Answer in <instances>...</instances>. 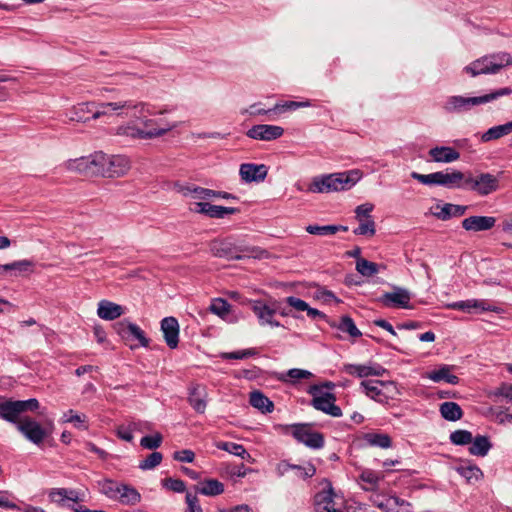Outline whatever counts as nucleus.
<instances>
[{
  "mask_svg": "<svg viewBox=\"0 0 512 512\" xmlns=\"http://www.w3.org/2000/svg\"><path fill=\"white\" fill-rule=\"evenodd\" d=\"M100 492L106 497L115 500L120 493V484L112 479H104L98 482Z\"/></svg>",
  "mask_w": 512,
  "mask_h": 512,
  "instance_id": "nucleus-44",
  "label": "nucleus"
},
{
  "mask_svg": "<svg viewBox=\"0 0 512 512\" xmlns=\"http://www.w3.org/2000/svg\"><path fill=\"white\" fill-rule=\"evenodd\" d=\"M360 386L364 389L365 394L379 402V403H385L388 401V397L386 395V392L383 390L381 381H362Z\"/></svg>",
  "mask_w": 512,
  "mask_h": 512,
  "instance_id": "nucleus-30",
  "label": "nucleus"
},
{
  "mask_svg": "<svg viewBox=\"0 0 512 512\" xmlns=\"http://www.w3.org/2000/svg\"><path fill=\"white\" fill-rule=\"evenodd\" d=\"M119 491L120 493L115 500L124 505H136L141 500L140 493L130 485L120 484Z\"/></svg>",
  "mask_w": 512,
  "mask_h": 512,
  "instance_id": "nucleus-33",
  "label": "nucleus"
},
{
  "mask_svg": "<svg viewBox=\"0 0 512 512\" xmlns=\"http://www.w3.org/2000/svg\"><path fill=\"white\" fill-rule=\"evenodd\" d=\"M439 176L440 177L438 178V185H442L449 188L461 187V182H465L466 179L465 174L458 170H454L451 173H444L442 171H439Z\"/></svg>",
  "mask_w": 512,
  "mask_h": 512,
  "instance_id": "nucleus-36",
  "label": "nucleus"
},
{
  "mask_svg": "<svg viewBox=\"0 0 512 512\" xmlns=\"http://www.w3.org/2000/svg\"><path fill=\"white\" fill-rule=\"evenodd\" d=\"M354 234L356 235H369L373 236L376 233L375 222L373 219H365L362 222H359V226L354 229Z\"/></svg>",
  "mask_w": 512,
  "mask_h": 512,
  "instance_id": "nucleus-55",
  "label": "nucleus"
},
{
  "mask_svg": "<svg viewBox=\"0 0 512 512\" xmlns=\"http://www.w3.org/2000/svg\"><path fill=\"white\" fill-rule=\"evenodd\" d=\"M290 470H295L297 476L302 479H307L315 475L316 469L313 465H308L307 467H301L299 465H293L288 463L287 461H281L278 463L276 467V471L279 476H283L288 473Z\"/></svg>",
  "mask_w": 512,
  "mask_h": 512,
  "instance_id": "nucleus-28",
  "label": "nucleus"
},
{
  "mask_svg": "<svg viewBox=\"0 0 512 512\" xmlns=\"http://www.w3.org/2000/svg\"><path fill=\"white\" fill-rule=\"evenodd\" d=\"M374 209V205L372 203H364L356 207L355 209V218L358 222H362L365 219H372L371 212Z\"/></svg>",
  "mask_w": 512,
  "mask_h": 512,
  "instance_id": "nucleus-58",
  "label": "nucleus"
},
{
  "mask_svg": "<svg viewBox=\"0 0 512 512\" xmlns=\"http://www.w3.org/2000/svg\"><path fill=\"white\" fill-rule=\"evenodd\" d=\"M490 448L491 443L488 437L479 435L472 440L471 446L469 447V452L472 455L483 457L487 455Z\"/></svg>",
  "mask_w": 512,
  "mask_h": 512,
  "instance_id": "nucleus-40",
  "label": "nucleus"
},
{
  "mask_svg": "<svg viewBox=\"0 0 512 512\" xmlns=\"http://www.w3.org/2000/svg\"><path fill=\"white\" fill-rule=\"evenodd\" d=\"M318 391L317 386H313L310 389V393L315 395V392ZM335 396L332 393H324L320 396H314L312 400V405L315 409L322 411L333 417L342 416L341 408L335 405Z\"/></svg>",
  "mask_w": 512,
  "mask_h": 512,
  "instance_id": "nucleus-13",
  "label": "nucleus"
},
{
  "mask_svg": "<svg viewBox=\"0 0 512 512\" xmlns=\"http://www.w3.org/2000/svg\"><path fill=\"white\" fill-rule=\"evenodd\" d=\"M472 440V433L467 430H456L450 434V441L455 445L470 444Z\"/></svg>",
  "mask_w": 512,
  "mask_h": 512,
  "instance_id": "nucleus-52",
  "label": "nucleus"
},
{
  "mask_svg": "<svg viewBox=\"0 0 512 512\" xmlns=\"http://www.w3.org/2000/svg\"><path fill=\"white\" fill-rule=\"evenodd\" d=\"M114 116L120 118H126L131 114V111H138L142 113L145 110L146 104L143 102H137L132 99H117L114 101H108Z\"/></svg>",
  "mask_w": 512,
  "mask_h": 512,
  "instance_id": "nucleus-16",
  "label": "nucleus"
},
{
  "mask_svg": "<svg viewBox=\"0 0 512 512\" xmlns=\"http://www.w3.org/2000/svg\"><path fill=\"white\" fill-rule=\"evenodd\" d=\"M431 160L438 163H451L460 158V153L449 146H436L428 152Z\"/></svg>",
  "mask_w": 512,
  "mask_h": 512,
  "instance_id": "nucleus-24",
  "label": "nucleus"
},
{
  "mask_svg": "<svg viewBox=\"0 0 512 512\" xmlns=\"http://www.w3.org/2000/svg\"><path fill=\"white\" fill-rule=\"evenodd\" d=\"M114 135L132 140H145V137L149 136L147 133H144L142 126L140 127L135 121H128L117 126L114 129Z\"/></svg>",
  "mask_w": 512,
  "mask_h": 512,
  "instance_id": "nucleus-23",
  "label": "nucleus"
},
{
  "mask_svg": "<svg viewBox=\"0 0 512 512\" xmlns=\"http://www.w3.org/2000/svg\"><path fill=\"white\" fill-rule=\"evenodd\" d=\"M230 308V304L222 298L214 299L209 306V310L222 319H225L228 316Z\"/></svg>",
  "mask_w": 512,
  "mask_h": 512,
  "instance_id": "nucleus-49",
  "label": "nucleus"
},
{
  "mask_svg": "<svg viewBox=\"0 0 512 512\" xmlns=\"http://www.w3.org/2000/svg\"><path fill=\"white\" fill-rule=\"evenodd\" d=\"M496 218L492 216H470L462 221V227L466 231L480 232L492 229Z\"/></svg>",
  "mask_w": 512,
  "mask_h": 512,
  "instance_id": "nucleus-21",
  "label": "nucleus"
},
{
  "mask_svg": "<svg viewBox=\"0 0 512 512\" xmlns=\"http://www.w3.org/2000/svg\"><path fill=\"white\" fill-rule=\"evenodd\" d=\"M494 62V64H501V69L512 65V56L506 52L495 53L487 55Z\"/></svg>",
  "mask_w": 512,
  "mask_h": 512,
  "instance_id": "nucleus-60",
  "label": "nucleus"
},
{
  "mask_svg": "<svg viewBox=\"0 0 512 512\" xmlns=\"http://www.w3.org/2000/svg\"><path fill=\"white\" fill-rule=\"evenodd\" d=\"M466 210L467 206L446 203L444 205H436L432 211V214L436 218L445 221L452 217H459L464 215Z\"/></svg>",
  "mask_w": 512,
  "mask_h": 512,
  "instance_id": "nucleus-25",
  "label": "nucleus"
},
{
  "mask_svg": "<svg viewBox=\"0 0 512 512\" xmlns=\"http://www.w3.org/2000/svg\"><path fill=\"white\" fill-rule=\"evenodd\" d=\"M163 459V456L160 452H152L142 460L139 464V468L142 470H150L158 466Z\"/></svg>",
  "mask_w": 512,
  "mask_h": 512,
  "instance_id": "nucleus-53",
  "label": "nucleus"
},
{
  "mask_svg": "<svg viewBox=\"0 0 512 512\" xmlns=\"http://www.w3.org/2000/svg\"><path fill=\"white\" fill-rule=\"evenodd\" d=\"M411 177L424 185H438L439 172L431 174H420L418 172H412Z\"/></svg>",
  "mask_w": 512,
  "mask_h": 512,
  "instance_id": "nucleus-57",
  "label": "nucleus"
},
{
  "mask_svg": "<svg viewBox=\"0 0 512 512\" xmlns=\"http://www.w3.org/2000/svg\"><path fill=\"white\" fill-rule=\"evenodd\" d=\"M306 231L312 235L327 236V235H334L339 231L346 232V231H348V227L342 226V225H324V226L308 225L306 227Z\"/></svg>",
  "mask_w": 512,
  "mask_h": 512,
  "instance_id": "nucleus-39",
  "label": "nucleus"
},
{
  "mask_svg": "<svg viewBox=\"0 0 512 512\" xmlns=\"http://www.w3.org/2000/svg\"><path fill=\"white\" fill-rule=\"evenodd\" d=\"M101 160L102 151H98L86 157L68 160L65 168L84 176H101Z\"/></svg>",
  "mask_w": 512,
  "mask_h": 512,
  "instance_id": "nucleus-6",
  "label": "nucleus"
},
{
  "mask_svg": "<svg viewBox=\"0 0 512 512\" xmlns=\"http://www.w3.org/2000/svg\"><path fill=\"white\" fill-rule=\"evenodd\" d=\"M207 391L202 385L195 384L189 388L188 402L197 413H204L207 406Z\"/></svg>",
  "mask_w": 512,
  "mask_h": 512,
  "instance_id": "nucleus-22",
  "label": "nucleus"
},
{
  "mask_svg": "<svg viewBox=\"0 0 512 512\" xmlns=\"http://www.w3.org/2000/svg\"><path fill=\"white\" fill-rule=\"evenodd\" d=\"M216 447L220 450L226 451L230 454L241 457L242 459L249 458L250 455L241 444L232 442H217Z\"/></svg>",
  "mask_w": 512,
  "mask_h": 512,
  "instance_id": "nucleus-45",
  "label": "nucleus"
},
{
  "mask_svg": "<svg viewBox=\"0 0 512 512\" xmlns=\"http://www.w3.org/2000/svg\"><path fill=\"white\" fill-rule=\"evenodd\" d=\"M161 331L167 346L175 349L179 343V324L176 318L166 317L161 321Z\"/></svg>",
  "mask_w": 512,
  "mask_h": 512,
  "instance_id": "nucleus-20",
  "label": "nucleus"
},
{
  "mask_svg": "<svg viewBox=\"0 0 512 512\" xmlns=\"http://www.w3.org/2000/svg\"><path fill=\"white\" fill-rule=\"evenodd\" d=\"M131 168L130 160L123 155H108L102 152L101 176L115 178L124 176Z\"/></svg>",
  "mask_w": 512,
  "mask_h": 512,
  "instance_id": "nucleus-7",
  "label": "nucleus"
},
{
  "mask_svg": "<svg viewBox=\"0 0 512 512\" xmlns=\"http://www.w3.org/2000/svg\"><path fill=\"white\" fill-rule=\"evenodd\" d=\"M316 512H342V500L329 487L318 492L314 500Z\"/></svg>",
  "mask_w": 512,
  "mask_h": 512,
  "instance_id": "nucleus-11",
  "label": "nucleus"
},
{
  "mask_svg": "<svg viewBox=\"0 0 512 512\" xmlns=\"http://www.w3.org/2000/svg\"><path fill=\"white\" fill-rule=\"evenodd\" d=\"M452 367L442 365L439 369L427 373V378L433 382L444 381L446 383L456 385L459 383V377L451 373Z\"/></svg>",
  "mask_w": 512,
  "mask_h": 512,
  "instance_id": "nucleus-31",
  "label": "nucleus"
},
{
  "mask_svg": "<svg viewBox=\"0 0 512 512\" xmlns=\"http://www.w3.org/2000/svg\"><path fill=\"white\" fill-rule=\"evenodd\" d=\"M109 107L110 105L108 101L100 103L95 102V106L93 107L92 119L97 120L101 117L114 116L112 110L108 109Z\"/></svg>",
  "mask_w": 512,
  "mask_h": 512,
  "instance_id": "nucleus-56",
  "label": "nucleus"
},
{
  "mask_svg": "<svg viewBox=\"0 0 512 512\" xmlns=\"http://www.w3.org/2000/svg\"><path fill=\"white\" fill-rule=\"evenodd\" d=\"M292 435L300 443L309 448L319 449L324 445V437L321 433L312 430L308 424H295L292 426Z\"/></svg>",
  "mask_w": 512,
  "mask_h": 512,
  "instance_id": "nucleus-8",
  "label": "nucleus"
},
{
  "mask_svg": "<svg viewBox=\"0 0 512 512\" xmlns=\"http://www.w3.org/2000/svg\"><path fill=\"white\" fill-rule=\"evenodd\" d=\"M356 270L365 277H371L378 273V265L364 258H359L356 262Z\"/></svg>",
  "mask_w": 512,
  "mask_h": 512,
  "instance_id": "nucleus-48",
  "label": "nucleus"
},
{
  "mask_svg": "<svg viewBox=\"0 0 512 512\" xmlns=\"http://www.w3.org/2000/svg\"><path fill=\"white\" fill-rule=\"evenodd\" d=\"M342 370L346 374L357 378L383 376L386 372L385 368L373 362H368L366 364H344Z\"/></svg>",
  "mask_w": 512,
  "mask_h": 512,
  "instance_id": "nucleus-14",
  "label": "nucleus"
},
{
  "mask_svg": "<svg viewBox=\"0 0 512 512\" xmlns=\"http://www.w3.org/2000/svg\"><path fill=\"white\" fill-rule=\"evenodd\" d=\"M210 250L216 257L228 260H241L243 258H262L267 252L257 247L237 245L230 239L215 240L210 244Z\"/></svg>",
  "mask_w": 512,
  "mask_h": 512,
  "instance_id": "nucleus-3",
  "label": "nucleus"
},
{
  "mask_svg": "<svg viewBox=\"0 0 512 512\" xmlns=\"http://www.w3.org/2000/svg\"><path fill=\"white\" fill-rule=\"evenodd\" d=\"M140 124L144 133L149 135L145 137V140L161 137L177 127L176 123H169L163 119H153L147 117L141 118Z\"/></svg>",
  "mask_w": 512,
  "mask_h": 512,
  "instance_id": "nucleus-12",
  "label": "nucleus"
},
{
  "mask_svg": "<svg viewBox=\"0 0 512 512\" xmlns=\"http://www.w3.org/2000/svg\"><path fill=\"white\" fill-rule=\"evenodd\" d=\"M268 173V169L264 164H241L239 174L241 179L245 182H260L263 181Z\"/></svg>",
  "mask_w": 512,
  "mask_h": 512,
  "instance_id": "nucleus-19",
  "label": "nucleus"
},
{
  "mask_svg": "<svg viewBox=\"0 0 512 512\" xmlns=\"http://www.w3.org/2000/svg\"><path fill=\"white\" fill-rule=\"evenodd\" d=\"M196 490L202 495L217 496L224 492V485L217 479H205L198 484Z\"/></svg>",
  "mask_w": 512,
  "mask_h": 512,
  "instance_id": "nucleus-35",
  "label": "nucleus"
},
{
  "mask_svg": "<svg viewBox=\"0 0 512 512\" xmlns=\"http://www.w3.org/2000/svg\"><path fill=\"white\" fill-rule=\"evenodd\" d=\"M255 354H256L255 350L245 349V350H240V351H235V352L223 353L221 355V357L223 359H245V358H248Z\"/></svg>",
  "mask_w": 512,
  "mask_h": 512,
  "instance_id": "nucleus-62",
  "label": "nucleus"
},
{
  "mask_svg": "<svg viewBox=\"0 0 512 512\" xmlns=\"http://www.w3.org/2000/svg\"><path fill=\"white\" fill-rule=\"evenodd\" d=\"M124 314V308L108 300H102L98 304L97 315L103 319L112 321Z\"/></svg>",
  "mask_w": 512,
  "mask_h": 512,
  "instance_id": "nucleus-26",
  "label": "nucleus"
},
{
  "mask_svg": "<svg viewBox=\"0 0 512 512\" xmlns=\"http://www.w3.org/2000/svg\"><path fill=\"white\" fill-rule=\"evenodd\" d=\"M185 499L187 508L185 509L184 512H203V509L200 506L199 500L195 494L188 492L186 494Z\"/></svg>",
  "mask_w": 512,
  "mask_h": 512,
  "instance_id": "nucleus-61",
  "label": "nucleus"
},
{
  "mask_svg": "<svg viewBox=\"0 0 512 512\" xmlns=\"http://www.w3.org/2000/svg\"><path fill=\"white\" fill-rule=\"evenodd\" d=\"M115 328L122 337H125L126 335H132L140 342L143 347L148 346V339L145 337L144 332L136 324L129 323L127 321H121L115 325Z\"/></svg>",
  "mask_w": 512,
  "mask_h": 512,
  "instance_id": "nucleus-29",
  "label": "nucleus"
},
{
  "mask_svg": "<svg viewBox=\"0 0 512 512\" xmlns=\"http://www.w3.org/2000/svg\"><path fill=\"white\" fill-rule=\"evenodd\" d=\"M39 408V402L35 398L28 400H3L0 401V418L16 424L22 420L20 415L27 411H35Z\"/></svg>",
  "mask_w": 512,
  "mask_h": 512,
  "instance_id": "nucleus-4",
  "label": "nucleus"
},
{
  "mask_svg": "<svg viewBox=\"0 0 512 512\" xmlns=\"http://www.w3.org/2000/svg\"><path fill=\"white\" fill-rule=\"evenodd\" d=\"M198 193V199L206 200L210 198H223V199H236V197L227 192L214 191L207 188H202L200 190H196Z\"/></svg>",
  "mask_w": 512,
  "mask_h": 512,
  "instance_id": "nucleus-51",
  "label": "nucleus"
},
{
  "mask_svg": "<svg viewBox=\"0 0 512 512\" xmlns=\"http://www.w3.org/2000/svg\"><path fill=\"white\" fill-rule=\"evenodd\" d=\"M364 440L370 446L380 447L383 449L390 448L392 445V440L388 434L366 433L364 435Z\"/></svg>",
  "mask_w": 512,
  "mask_h": 512,
  "instance_id": "nucleus-41",
  "label": "nucleus"
},
{
  "mask_svg": "<svg viewBox=\"0 0 512 512\" xmlns=\"http://www.w3.org/2000/svg\"><path fill=\"white\" fill-rule=\"evenodd\" d=\"M501 70V64H494L489 57L483 56L464 67V71L471 77L481 74H496Z\"/></svg>",
  "mask_w": 512,
  "mask_h": 512,
  "instance_id": "nucleus-17",
  "label": "nucleus"
},
{
  "mask_svg": "<svg viewBox=\"0 0 512 512\" xmlns=\"http://www.w3.org/2000/svg\"><path fill=\"white\" fill-rule=\"evenodd\" d=\"M249 402L251 406L261 410L263 413L272 412L274 408L272 401L260 391L251 392Z\"/></svg>",
  "mask_w": 512,
  "mask_h": 512,
  "instance_id": "nucleus-38",
  "label": "nucleus"
},
{
  "mask_svg": "<svg viewBox=\"0 0 512 512\" xmlns=\"http://www.w3.org/2000/svg\"><path fill=\"white\" fill-rule=\"evenodd\" d=\"M94 106L95 102L79 103L73 106L71 109H69V111L67 112V116L70 121L86 122L89 120L87 114H93Z\"/></svg>",
  "mask_w": 512,
  "mask_h": 512,
  "instance_id": "nucleus-32",
  "label": "nucleus"
},
{
  "mask_svg": "<svg viewBox=\"0 0 512 512\" xmlns=\"http://www.w3.org/2000/svg\"><path fill=\"white\" fill-rule=\"evenodd\" d=\"M441 416L448 421L460 420L463 416L461 407L456 402H444L439 408Z\"/></svg>",
  "mask_w": 512,
  "mask_h": 512,
  "instance_id": "nucleus-37",
  "label": "nucleus"
},
{
  "mask_svg": "<svg viewBox=\"0 0 512 512\" xmlns=\"http://www.w3.org/2000/svg\"><path fill=\"white\" fill-rule=\"evenodd\" d=\"M457 471L470 484L477 482L483 477L481 469L475 465H462L457 468Z\"/></svg>",
  "mask_w": 512,
  "mask_h": 512,
  "instance_id": "nucleus-43",
  "label": "nucleus"
},
{
  "mask_svg": "<svg viewBox=\"0 0 512 512\" xmlns=\"http://www.w3.org/2000/svg\"><path fill=\"white\" fill-rule=\"evenodd\" d=\"M164 485L168 489H170L174 492H178V493L184 492L185 488H186L184 481H182L180 479H173V478L165 479Z\"/></svg>",
  "mask_w": 512,
  "mask_h": 512,
  "instance_id": "nucleus-64",
  "label": "nucleus"
},
{
  "mask_svg": "<svg viewBox=\"0 0 512 512\" xmlns=\"http://www.w3.org/2000/svg\"><path fill=\"white\" fill-rule=\"evenodd\" d=\"M412 295L411 292L403 287L394 286L392 291L385 292L380 298L379 302L389 308H403L409 309Z\"/></svg>",
  "mask_w": 512,
  "mask_h": 512,
  "instance_id": "nucleus-10",
  "label": "nucleus"
},
{
  "mask_svg": "<svg viewBox=\"0 0 512 512\" xmlns=\"http://www.w3.org/2000/svg\"><path fill=\"white\" fill-rule=\"evenodd\" d=\"M162 443V435L155 433L154 435H148L141 439L140 444L146 449H156Z\"/></svg>",
  "mask_w": 512,
  "mask_h": 512,
  "instance_id": "nucleus-59",
  "label": "nucleus"
},
{
  "mask_svg": "<svg viewBox=\"0 0 512 512\" xmlns=\"http://www.w3.org/2000/svg\"><path fill=\"white\" fill-rule=\"evenodd\" d=\"M251 309L257 316L260 325L280 326V323L273 319L276 313L275 307L258 300L251 302Z\"/></svg>",
  "mask_w": 512,
  "mask_h": 512,
  "instance_id": "nucleus-18",
  "label": "nucleus"
},
{
  "mask_svg": "<svg viewBox=\"0 0 512 512\" xmlns=\"http://www.w3.org/2000/svg\"><path fill=\"white\" fill-rule=\"evenodd\" d=\"M336 328L342 332L349 334L353 338H358L362 335L361 331L356 327L353 319L349 316H342Z\"/></svg>",
  "mask_w": 512,
  "mask_h": 512,
  "instance_id": "nucleus-46",
  "label": "nucleus"
},
{
  "mask_svg": "<svg viewBox=\"0 0 512 512\" xmlns=\"http://www.w3.org/2000/svg\"><path fill=\"white\" fill-rule=\"evenodd\" d=\"M502 175L503 172H498L497 175L488 172L479 173L474 177L469 175L465 179V186L480 196H487L500 189V178Z\"/></svg>",
  "mask_w": 512,
  "mask_h": 512,
  "instance_id": "nucleus-5",
  "label": "nucleus"
},
{
  "mask_svg": "<svg viewBox=\"0 0 512 512\" xmlns=\"http://www.w3.org/2000/svg\"><path fill=\"white\" fill-rule=\"evenodd\" d=\"M512 133V120L502 125H497L489 128L481 135V141L487 143L493 140L500 139L503 136Z\"/></svg>",
  "mask_w": 512,
  "mask_h": 512,
  "instance_id": "nucleus-34",
  "label": "nucleus"
},
{
  "mask_svg": "<svg viewBox=\"0 0 512 512\" xmlns=\"http://www.w3.org/2000/svg\"><path fill=\"white\" fill-rule=\"evenodd\" d=\"M283 134L282 127L269 124L254 125L246 133L249 138L260 141H272L280 138Z\"/></svg>",
  "mask_w": 512,
  "mask_h": 512,
  "instance_id": "nucleus-15",
  "label": "nucleus"
},
{
  "mask_svg": "<svg viewBox=\"0 0 512 512\" xmlns=\"http://www.w3.org/2000/svg\"><path fill=\"white\" fill-rule=\"evenodd\" d=\"M17 429L26 439L38 446L42 444L45 438L50 434L46 428L42 427L37 421L30 417L22 418L17 425Z\"/></svg>",
  "mask_w": 512,
  "mask_h": 512,
  "instance_id": "nucleus-9",
  "label": "nucleus"
},
{
  "mask_svg": "<svg viewBox=\"0 0 512 512\" xmlns=\"http://www.w3.org/2000/svg\"><path fill=\"white\" fill-rule=\"evenodd\" d=\"M449 309L461 310L467 313H472L473 310L479 311H493V308L484 300L469 299L465 301L453 302L447 305Z\"/></svg>",
  "mask_w": 512,
  "mask_h": 512,
  "instance_id": "nucleus-27",
  "label": "nucleus"
},
{
  "mask_svg": "<svg viewBox=\"0 0 512 512\" xmlns=\"http://www.w3.org/2000/svg\"><path fill=\"white\" fill-rule=\"evenodd\" d=\"M511 93L512 89L505 87L482 96L466 97L461 95H452L446 98L442 108L448 114H461L468 112L474 106L489 103L502 96L510 95Z\"/></svg>",
  "mask_w": 512,
  "mask_h": 512,
  "instance_id": "nucleus-2",
  "label": "nucleus"
},
{
  "mask_svg": "<svg viewBox=\"0 0 512 512\" xmlns=\"http://www.w3.org/2000/svg\"><path fill=\"white\" fill-rule=\"evenodd\" d=\"M361 176V172L357 169L317 176L313 178L308 191L312 193H330L349 190L361 179Z\"/></svg>",
  "mask_w": 512,
  "mask_h": 512,
  "instance_id": "nucleus-1",
  "label": "nucleus"
},
{
  "mask_svg": "<svg viewBox=\"0 0 512 512\" xmlns=\"http://www.w3.org/2000/svg\"><path fill=\"white\" fill-rule=\"evenodd\" d=\"M34 266V262L32 260L23 259L19 261H14L9 264H4L3 271H15L18 273L31 272Z\"/></svg>",
  "mask_w": 512,
  "mask_h": 512,
  "instance_id": "nucleus-50",
  "label": "nucleus"
},
{
  "mask_svg": "<svg viewBox=\"0 0 512 512\" xmlns=\"http://www.w3.org/2000/svg\"><path fill=\"white\" fill-rule=\"evenodd\" d=\"M382 478L383 476L380 473L370 469L363 470L359 475V479L366 484L364 489L368 491L376 490Z\"/></svg>",
  "mask_w": 512,
  "mask_h": 512,
  "instance_id": "nucleus-42",
  "label": "nucleus"
},
{
  "mask_svg": "<svg viewBox=\"0 0 512 512\" xmlns=\"http://www.w3.org/2000/svg\"><path fill=\"white\" fill-rule=\"evenodd\" d=\"M311 102L309 100L305 101H286L284 103H277L273 108L269 109V111H273L275 113H282L286 111H292L299 108L310 107Z\"/></svg>",
  "mask_w": 512,
  "mask_h": 512,
  "instance_id": "nucleus-47",
  "label": "nucleus"
},
{
  "mask_svg": "<svg viewBox=\"0 0 512 512\" xmlns=\"http://www.w3.org/2000/svg\"><path fill=\"white\" fill-rule=\"evenodd\" d=\"M209 217L210 218H217L221 219L224 218L226 215L235 214L239 212L238 208L234 207H224V206H218V205H211Z\"/></svg>",
  "mask_w": 512,
  "mask_h": 512,
  "instance_id": "nucleus-54",
  "label": "nucleus"
},
{
  "mask_svg": "<svg viewBox=\"0 0 512 512\" xmlns=\"http://www.w3.org/2000/svg\"><path fill=\"white\" fill-rule=\"evenodd\" d=\"M66 422L73 423L76 427L80 428L85 423V416L76 414L73 410H69L64 414Z\"/></svg>",
  "mask_w": 512,
  "mask_h": 512,
  "instance_id": "nucleus-63",
  "label": "nucleus"
}]
</instances>
